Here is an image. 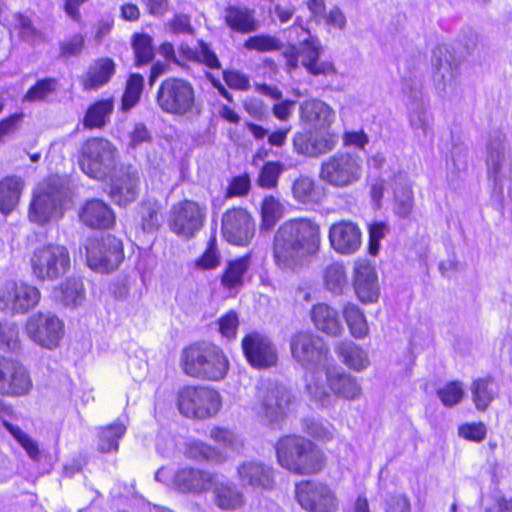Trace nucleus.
Wrapping results in <instances>:
<instances>
[{"mask_svg":"<svg viewBox=\"0 0 512 512\" xmlns=\"http://www.w3.org/2000/svg\"><path fill=\"white\" fill-rule=\"evenodd\" d=\"M290 350L293 359L307 372L305 389L309 397L322 407L331 406L333 397L323 378L331 359L327 344L321 337L302 331L291 337Z\"/></svg>","mask_w":512,"mask_h":512,"instance_id":"obj_1","label":"nucleus"},{"mask_svg":"<svg viewBox=\"0 0 512 512\" xmlns=\"http://www.w3.org/2000/svg\"><path fill=\"white\" fill-rule=\"evenodd\" d=\"M320 247V227L308 219L283 223L274 235L273 254L281 268L293 269Z\"/></svg>","mask_w":512,"mask_h":512,"instance_id":"obj_2","label":"nucleus"},{"mask_svg":"<svg viewBox=\"0 0 512 512\" xmlns=\"http://www.w3.org/2000/svg\"><path fill=\"white\" fill-rule=\"evenodd\" d=\"M275 449L278 463L292 473L312 475L325 466L324 453L312 441L302 436H284L279 439Z\"/></svg>","mask_w":512,"mask_h":512,"instance_id":"obj_3","label":"nucleus"},{"mask_svg":"<svg viewBox=\"0 0 512 512\" xmlns=\"http://www.w3.org/2000/svg\"><path fill=\"white\" fill-rule=\"evenodd\" d=\"M181 363L187 375L211 381L223 379L229 368L222 349L208 342L195 343L185 348Z\"/></svg>","mask_w":512,"mask_h":512,"instance_id":"obj_4","label":"nucleus"},{"mask_svg":"<svg viewBox=\"0 0 512 512\" xmlns=\"http://www.w3.org/2000/svg\"><path fill=\"white\" fill-rule=\"evenodd\" d=\"M155 101L162 112L174 116L192 118L201 112L193 85L183 78L169 77L163 80Z\"/></svg>","mask_w":512,"mask_h":512,"instance_id":"obj_5","label":"nucleus"},{"mask_svg":"<svg viewBox=\"0 0 512 512\" xmlns=\"http://www.w3.org/2000/svg\"><path fill=\"white\" fill-rule=\"evenodd\" d=\"M67 181L51 176L34 195L29 208V219L37 224H46L52 218L62 215V208L69 200Z\"/></svg>","mask_w":512,"mask_h":512,"instance_id":"obj_6","label":"nucleus"},{"mask_svg":"<svg viewBox=\"0 0 512 512\" xmlns=\"http://www.w3.org/2000/svg\"><path fill=\"white\" fill-rule=\"evenodd\" d=\"M118 151L107 139L90 138L80 150L79 165L89 177L105 180L114 172L117 165Z\"/></svg>","mask_w":512,"mask_h":512,"instance_id":"obj_7","label":"nucleus"},{"mask_svg":"<svg viewBox=\"0 0 512 512\" xmlns=\"http://www.w3.org/2000/svg\"><path fill=\"white\" fill-rule=\"evenodd\" d=\"M506 135L493 131L487 143V178L492 189V197L501 200L506 182L512 179V162L507 153Z\"/></svg>","mask_w":512,"mask_h":512,"instance_id":"obj_8","label":"nucleus"},{"mask_svg":"<svg viewBox=\"0 0 512 512\" xmlns=\"http://www.w3.org/2000/svg\"><path fill=\"white\" fill-rule=\"evenodd\" d=\"M30 262L33 275L41 281H53L62 277L71 265L68 249L51 243L37 247Z\"/></svg>","mask_w":512,"mask_h":512,"instance_id":"obj_9","label":"nucleus"},{"mask_svg":"<svg viewBox=\"0 0 512 512\" xmlns=\"http://www.w3.org/2000/svg\"><path fill=\"white\" fill-rule=\"evenodd\" d=\"M177 406L186 417L205 419L214 416L221 407L220 395L208 387L187 386L178 393Z\"/></svg>","mask_w":512,"mask_h":512,"instance_id":"obj_10","label":"nucleus"},{"mask_svg":"<svg viewBox=\"0 0 512 512\" xmlns=\"http://www.w3.org/2000/svg\"><path fill=\"white\" fill-rule=\"evenodd\" d=\"M362 161L351 153L338 152L323 161L319 177L334 187H346L357 182L361 176Z\"/></svg>","mask_w":512,"mask_h":512,"instance_id":"obj_11","label":"nucleus"},{"mask_svg":"<svg viewBox=\"0 0 512 512\" xmlns=\"http://www.w3.org/2000/svg\"><path fill=\"white\" fill-rule=\"evenodd\" d=\"M124 259L123 244L111 234L88 240L86 260L88 266L98 272L108 273L117 269Z\"/></svg>","mask_w":512,"mask_h":512,"instance_id":"obj_12","label":"nucleus"},{"mask_svg":"<svg viewBox=\"0 0 512 512\" xmlns=\"http://www.w3.org/2000/svg\"><path fill=\"white\" fill-rule=\"evenodd\" d=\"M461 59L446 44L438 45L432 55L433 82L442 98H450L456 89V77Z\"/></svg>","mask_w":512,"mask_h":512,"instance_id":"obj_13","label":"nucleus"},{"mask_svg":"<svg viewBox=\"0 0 512 512\" xmlns=\"http://www.w3.org/2000/svg\"><path fill=\"white\" fill-rule=\"evenodd\" d=\"M205 217V206L195 201L184 200L171 208L168 226L178 236L189 239L203 227Z\"/></svg>","mask_w":512,"mask_h":512,"instance_id":"obj_14","label":"nucleus"},{"mask_svg":"<svg viewBox=\"0 0 512 512\" xmlns=\"http://www.w3.org/2000/svg\"><path fill=\"white\" fill-rule=\"evenodd\" d=\"M298 503L309 512H335L338 504L334 492L321 482L302 481L295 487Z\"/></svg>","mask_w":512,"mask_h":512,"instance_id":"obj_15","label":"nucleus"},{"mask_svg":"<svg viewBox=\"0 0 512 512\" xmlns=\"http://www.w3.org/2000/svg\"><path fill=\"white\" fill-rule=\"evenodd\" d=\"M28 337L46 349H54L64 335V324L51 313H42L29 317L26 323Z\"/></svg>","mask_w":512,"mask_h":512,"instance_id":"obj_16","label":"nucleus"},{"mask_svg":"<svg viewBox=\"0 0 512 512\" xmlns=\"http://www.w3.org/2000/svg\"><path fill=\"white\" fill-rule=\"evenodd\" d=\"M262 413L270 425L280 424L292 401L290 391L282 384L267 383L259 388Z\"/></svg>","mask_w":512,"mask_h":512,"instance_id":"obj_17","label":"nucleus"},{"mask_svg":"<svg viewBox=\"0 0 512 512\" xmlns=\"http://www.w3.org/2000/svg\"><path fill=\"white\" fill-rule=\"evenodd\" d=\"M32 380L27 369L19 362L0 356V394L21 397L29 394Z\"/></svg>","mask_w":512,"mask_h":512,"instance_id":"obj_18","label":"nucleus"},{"mask_svg":"<svg viewBox=\"0 0 512 512\" xmlns=\"http://www.w3.org/2000/svg\"><path fill=\"white\" fill-rule=\"evenodd\" d=\"M422 85L419 80L405 79L403 82V91L410 99L408 104V117L410 127L422 136H426L433 117L428 111V103L423 97L421 91Z\"/></svg>","mask_w":512,"mask_h":512,"instance_id":"obj_19","label":"nucleus"},{"mask_svg":"<svg viewBox=\"0 0 512 512\" xmlns=\"http://www.w3.org/2000/svg\"><path fill=\"white\" fill-rule=\"evenodd\" d=\"M40 300L39 290L25 283L7 282L0 290V310L25 313Z\"/></svg>","mask_w":512,"mask_h":512,"instance_id":"obj_20","label":"nucleus"},{"mask_svg":"<svg viewBox=\"0 0 512 512\" xmlns=\"http://www.w3.org/2000/svg\"><path fill=\"white\" fill-rule=\"evenodd\" d=\"M338 141V134L330 129H313L297 132L293 137V146L299 154L319 157L332 151Z\"/></svg>","mask_w":512,"mask_h":512,"instance_id":"obj_21","label":"nucleus"},{"mask_svg":"<svg viewBox=\"0 0 512 512\" xmlns=\"http://www.w3.org/2000/svg\"><path fill=\"white\" fill-rule=\"evenodd\" d=\"M241 345L251 366L266 369L276 365L278 360L277 349L268 336L259 332H252L242 339Z\"/></svg>","mask_w":512,"mask_h":512,"instance_id":"obj_22","label":"nucleus"},{"mask_svg":"<svg viewBox=\"0 0 512 512\" xmlns=\"http://www.w3.org/2000/svg\"><path fill=\"white\" fill-rule=\"evenodd\" d=\"M222 234L229 243L247 245L255 234L254 221L245 209H230L222 217Z\"/></svg>","mask_w":512,"mask_h":512,"instance_id":"obj_23","label":"nucleus"},{"mask_svg":"<svg viewBox=\"0 0 512 512\" xmlns=\"http://www.w3.org/2000/svg\"><path fill=\"white\" fill-rule=\"evenodd\" d=\"M331 247L338 253L350 255L358 251L362 244L359 227L351 221L334 223L329 230Z\"/></svg>","mask_w":512,"mask_h":512,"instance_id":"obj_24","label":"nucleus"},{"mask_svg":"<svg viewBox=\"0 0 512 512\" xmlns=\"http://www.w3.org/2000/svg\"><path fill=\"white\" fill-rule=\"evenodd\" d=\"M353 288L361 302L373 303L377 301L380 295V287L375 268L365 261L356 263Z\"/></svg>","mask_w":512,"mask_h":512,"instance_id":"obj_25","label":"nucleus"},{"mask_svg":"<svg viewBox=\"0 0 512 512\" xmlns=\"http://www.w3.org/2000/svg\"><path fill=\"white\" fill-rule=\"evenodd\" d=\"M299 112L301 121L313 129H330L335 120V111L327 103L318 99L301 103Z\"/></svg>","mask_w":512,"mask_h":512,"instance_id":"obj_26","label":"nucleus"},{"mask_svg":"<svg viewBox=\"0 0 512 512\" xmlns=\"http://www.w3.org/2000/svg\"><path fill=\"white\" fill-rule=\"evenodd\" d=\"M238 475L243 486L269 490L274 485L273 468L262 462H243L238 467Z\"/></svg>","mask_w":512,"mask_h":512,"instance_id":"obj_27","label":"nucleus"},{"mask_svg":"<svg viewBox=\"0 0 512 512\" xmlns=\"http://www.w3.org/2000/svg\"><path fill=\"white\" fill-rule=\"evenodd\" d=\"M139 183L137 169L132 166L126 167L111 187L112 199L120 206L135 201L139 193Z\"/></svg>","mask_w":512,"mask_h":512,"instance_id":"obj_28","label":"nucleus"},{"mask_svg":"<svg viewBox=\"0 0 512 512\" xmlns=\"http://www.w3.org/2000/svg\"><path fill=\"white\" fill-rule=\"evenodd\" d=\"M323 378L325 383H328L329 388L338 397L354 400L361 394V386L356 378L344 371L330 370L327 367L323 373Z\"/></svg>","mask_w":512,"mask_h":512,"instance_id":"obj_29","label":"nucleus"},{"mask_svg":"<svg viewBox=\"0 0 512 512\" xmlns=\"http://www.w3.org/2000/svg\"><path fill=\"white\" fill-rule=\"evenodd\" d=\"M82 222L95 229H107L115 223V215L111 208L99 199L85 203L80 213Z\"/></svg>","mask_w":512,"mask_h":512,"instance_id":"obj_30","label":"nucleus"},{"mask_svg":"<svg viewBox=\"0 0 512 512\" xmlns=\"http://www.w3.org/2000/svg\"><path fill=\"white\" fill-rule=\"evenodd\" d=\"M215 475L195 468L180 469L174 477V483L181 492L200 493L210 489Z\"/></svg>","mask_w":512,"mask_h":512,"instance_id":"obj_31","label":"nucleus"},{"mask_svg":"<svg viewBox=\"0 0 512 512\" xmlns=\"http://www.w3.org/2000/svg\"><path fill=\"white\" fill-rule=\"evenodd\" d=\"M224 18L226 25L235 32L251 33L259 27L255 10L246 6H227L224 10Z\"/></svg>","mask_w":512,"mask_h":512,"instance_id":"obj_32","label":"nucleus"},{"mask_svg":"<svg viewBox=\"0 0 512 512\" xmlns=\"http://www.w3.org/2000/svg\"><path fill=\"white\" fill-rule=\"evenodd\" d=\"M210 488L213 493V501L218 508L222 510H236L243 506V494L235 484L220 481L214 476Z\"/></svg>","mask_w":512,"mask_h":512,"instance_id":"obj_33","label":"nucleus"},{"mask_svg":"<svg viewBox=\"0 0 512 512\" xmlns=\"http://www.w3.org/2000/svg\"><path fill=\"white\" fill-rule=\"evenodd\" d=\"M320 55L321 47L319 45L312 40L303 41L299 56L301 64L307 71L314 76L335 74L334 65L331 62L319 61Z\"/></svg>","mask_w":512,"mask_h":512,"instance_id":"obj_34","label":"nucleus"},{"mask_svg":"<svg viewBox=\"0 0 512 512\" xmlns=\"http://www.w3.org/2000/svg\"><path fill=\"white\" fill-rule=\"evenodd\" d=\"M311 319L319 331L330 336L339 335L343 329L338 312L325 303L312 307Z\"/></svg>","mask_w":512,"mask_h":512,"instance_id":"obj_35","label":"nucleus"},{"mask_svg":"<svg viewBox=\"0 0 512 512\" xmlns=\"http://www.w3.org/2000/svg\"><path fill=\"white\" fill-rule=\"evenodd\" d=\"M341 361L355 371H362L369 365V358L361 347L352 341H341L335 347Z\"/></svg>","mask_w":512,"mask_h":512,"instance_id":"obj_36","label":"nucleus"},{"mask_svg":"<svg viewBox=\"0 0 512 512\" xmlns=\"http://www.w3.org/2000/svg\"><path fill=\"white\" fill-rule=\"evenodd\" d=\"M114 110V103L111 99H102L91 104L84 116L83 125L85 128H104L109 122Z\"/></svg>","mask_w":512,"mask_h":512,"instance_id":"obj_37","label":"nucleus"},{"mask_svg":"<svg viewBox=\"0 0 512 512\" xmlns=\"http://www.w3.org/2000/svg\"><path fill=\"white\" fill-rule=\"evenodd\" d=\"M53 294L58 302L67 307L81 305L85 299L83 282L77 278H68L54 290Z\"/></svg>","mask_w":512,"mask_h":512,"instance_id":"obj_38","label":"nucleus"},{"mask_svg":"<svg viewBox=\"0 0 512 512\" xmlns=\"http://www.w3.org/2000/svg\"><path fill=\"white\" fill-rule=\"evenodd\" d=\"M141 228L145 233L157 231L163 221L161 204L156 199L143 200L138 208Z\"/></svg>","mask_w":512,"mask_h":512,"instance_id":"obj_39","label":"nucleus"},{"mask_svg":"<svg viewBox=\"0 0 512 512\" xmlns=\"http://www.w3.org/2000/svg\"><path fill=\"white\" fill-rule=\"evenodd\" d=\"M414 207V196L411 186L399 177L395 180L394 186V213L402 218L406 219L410 216Z\"/></svg>","mask_w":512,"mask_h":512,"instance_id":"obj_40","label":"nucleus"},{"mask_svg":"<svg viewBox=\"0 0 512 512\" xmlns=\"http://www.w3.org/2000/svg\"><path fill=\"white\" fill-rule=\"evenodd\" d=\"M22 190V182L16 176H8L0 182V211L10 213L17 205Z\"/></svg>","mask_w":512,"mask_h":512,"instance_id":"obj_41","label":"nucleus"},{"mask_svg":"<svg viewBox=\"0 0 512 512\" xmlns=\"http://www.w3.org/2000/svg\"><path fill=\"white\" fill-rule=\"evenodd\" d=\"M115 73V64L110 58H102L90 66L84 82L87 89H97L110 80Z\"/></svg>","mask_w":512,"mask_h":512,"instance_id":"obj_42","label":"nucleus"},{"mask_svg":"<svg viewBox=\"0 0 512 512\" xmlns=\"http://www.w3.org/2000/svg\"><path fill=\"white\" fill-rule=\"evenodd\" d=\"M250 260V254H246L229 261L221 276V284L228 289L241 286L243 284V276L249 269Z\"/></svg>","mask_w":512,"mask_h":512,"instance_id":"obj_43","label":"nucleus"},{"mask_svg":"<svg viewBox=\"0 0 512 512\" xmlns=\"http://www.w3.org/2000/svg\"><path fill=\"white\" fill-rule=\"evenodd\" d=\"M292 195L294 199L302 204L318 203L322 198V192L316 186L313 179L307 176H300L292 184Z\"/></svg>","mask_w":512,"mask_h":512,"instance_id":"obj_44","label":"nucleus"},{"mask_svg":"<svg viewBox=\"0 0 512 512\" xmlns=\"http://www.w3.org/2000/svg\"><path fill=\"white\" fill-rule=\"evenodd\" d=\"M131 46L135 55L136 66L150 63L155 56L153 38L146 33H135L132 36Z\"/></svg>","mask_w":512,"mask_h":512,"instance_id":"obj_45","label":"nucleus"},{"mask_svg":"<svg viewBox=\"0 0 512 512\" xmlns=\"http://www.w3.org/2000/svg\"><path fill=\"white\" fill-rule=\"evenodd\" d=\"M493 383L490 378H480L471 386L472 400L480 411H485L495 397Z\"/></svg>","mask_w":512,"mask_h":512,"instance_id":"obj_46","label":"nucleus"},{"mask_svg":"<svg viewBox=\"0 0 512 512\" xmlns=\"http://www.w3.org/2000/svg\"><path fill=\"white\" fill-rule=\"evenodd\" d=\"M343 316L350 329L351 334L355 338H363L368 333V326L365 316L359 307L355 304L348 303L344 306Z\"/></svg>","mask_w":512,"mask_h":512,"instance_id":"obj_47","label":"nucleus"},{"mask_svg":"<svg viewBox=\"0 0 512 512\" xmlns=\"http://www.w3.org/2000/svg\"><path fill=\"white\" fill-rule=\"evenodd\" d=\"M325 287L334 295H340L348 285L345 268L342 264L333 263L327 266L324 273Z\"/></svg>","mask_w":512,"mask_h":512,"instance_id":"obj_48","label":"nucleus"},{"mask_svg":"<svg viewBox=\"0 0 512 512\" xmlns=\"http://www.w3.org/2000/svg\"><path fill=\"white\" fill-rule=\"evenodd\" d=\"M126 427L120 423H114L104 427L99 432L98 449L103 452L118 450V441L125 434Z\"/></svg>","mask_w":512,"mask_h":512,"instance_id":"obj_49","label":"nucleus"},{"mask_svg":"<svg viewBox=\"0 0 512 512\" xmlns=\"http://www.w3.org/2000/svg\"><path fill=\"white\" fill-rule=\"evenodd\" d=\"M469 159V149L467 144L460 136H455L451 133V149L450 160L453 167L457 171H464L467 169Z\"/></svg>","mask_w":512,"mask_h":512,"instance_id":"obj_50","label":"nucleus"},{"mask_svg":"<svg viewBox=\"0 0 512 512\" xmlns=\"http://www.w3.org/2000/svg\"><path fill=\"white\" fill-rule=\"evenodd\" d=\"M285 165L279 161H268L260 170L258 184L263 188H275L280 175L284 172Z\"/></svg>","mask_w":512,"mask_h":512,"instance_id":"obj_51","label":"nucleus"},{"mask_svg":"<svg viewBox=\"0 0 512 512\" xmlns=\"http://www.w3.org/2000/svg\"><path fill=\"white\" fill-rule=\"evenodd\" d=\"M189 455L197 460H205L213 463H222L226 456L220 450L203 442H194L189 446Z\"/></svg>","mask_w":512,"mask_h":512,"instance_id":"obj_52","label":"nucleus"},{"mask_svg":"<svg viewBox=\"0 0 512 512\" xmlns=\"http://www.w3.org/2000/svg\"><path fill=\"white\" fill-rule=\"evenodd\" d=\"M57 80L55 78H45L38 80L26 92L24 99L29 102L43 101L50 94L56 91Z\"/></svg>","mask_w":512,"mask_h":512,"instance_id":"obj_53","label":"nucleus"},{"mask_svg":"<svg viewBox=\"0 0 512 512\" xmlns=\"http://www.w3.org/2000/svg\"><path fill=\"white\" fill-rule=\"evenodd\" d=\"M143 83L144 78L140 74H132L129 77L122 98V106L124 109L132 108L139 101Z\"/></svg>","mask_w":512,"mask_h":512,"instance_id":"obj_54","label":"nucleus"},{"mask_svg":"<svg viewBox=\"0 0 512 512\" xmlns=\"http://www.w3.org/2000/svg\"><path fill=\"white\" fill-rule=\"evenodd\" d=\"M262 226L271 229L281 216V205L273 196H266L261 205Z\"/></svg>","mask_w":512,"mask_h":512,"instance_id":"obj_55","label":"nucleus"},{"mask_svg":"<svg viewBox=\"0 0 512 512\" xmlns=\"http://www.w3.org/2000/svg\"><path fill=\"white\" fill-rule=\"evenodd\" d=\"M182 51L187 55L188 58L192 55L195 56L197 61L203 63L210 69L221 68V63L217 55L215 54L214 51L210 49L209 45L204 41L199 42V48L195 52H193L188 47L182 48Z\"/></svg>","mask_w":512,"mask_h":512,"instance_id":"obj_56","label":"nucleus"},{"mask_svg":"<svg viewBox=\"0 0 512 512\" xmlns=\"http://www.w3.org/2000/svg\"><path fill=\"white\" fill-rule=\"evenodd\" d=\"M220 265V253L217 248L216 237L212 236L203 254L195 261V266L202 270H212Z\"/></svg>","mask_w":512,"mask_h":512,"instance_id":"obj_57","label":"nucleus"},{"mask_svg":"<svg viewBox=\"0 0 512 512\" xmlns=\"http://www.w3.org/2000/svg\"><path fill=\"white\" fill-rule=\"evenodd\" d=\"M0 344L9 351H16L20 348L19 328L14 322H0Z\"/></svg>","mask_w":512,"mask_h":512,"instance_id":"obj_58","label":"nucleus"},{"mask_svg":"<svg viewBox=\"0 0 512 512\" xmlns=\"http://www.w3.org/2000/svg\"><path fill=\"white\" fill-rule=\"evenodd\" d=\"M303 430L311 437L319 440H330L332 438L331 424L323 423L314 419H305L302 423Z\"/></svg>","mask_w":512,"mask_h":512,"instance_id":"obj_59","label":"nucleus"},{"mask_svg":"<svg viewBox=\"0 0 512 512\" xmlns=\"http://www.w3.org/2000/svg\"><path fill=\"white\" fill-rule=\"evenodd\" d=\"M244 47L248 50H257L260 52L274 51L279 49L278 41L270 35H256L249 37Z\"/></svg>","mask_w":512,"mask_h":512,"instance_id":"obj_60","label":"nucleus"},{"mask_svg":"<svg viewBox=\"0 0 512 512\" xmlns=\"http://www.w3.org/2000/svg\"><path fill=\"white\" fill-rule=\"evenodd\" d=\"M463 389L458 382H450L443 388L438 389L437 395L445 406H454L463 397Z\"/></svg>","mask_w":512,"mask_h":512,"instance_id":"obj_61","label":"nucleus"},{"mask_svg":"<svg viewBox=\"0 0 512 512\" xmlns=\"http://www.w3.org/2000/svg\"><path fill=\"white\" fill-rule=\"evenodd\" d=\"M487 428L484 423H465L458 427V435L466 440L481 442L485 439Z\"/></svg>","mask_w":512,"mask_h":512,"instance_id":"obj_62","label":"nucleus"},{"mask_svg":"<svg viewBox=\"0 0 512 512\" xmlns=\"http://www.w3.org/2000/svg\"><path fill=\"white\" fill-rule=\"evenodd\" d=\"M84 37L81 34L73 35L69 40L60 42V58L76 57L84 48Z\"/></svg>","mask_w":512,"mask_h":512,"instance_id":"obj_63","label":"nucleus"},{"mask_svg":"<svg viewBox=\"0 0 512 512\" xmlns=\"http://www.w3.org/2000/svg\"><path fill=\"white\" fill-rule=\"evenodd\" d=\"M223 78L232 89L246 91L250 88L249 77L239 71L225 70L223 71Z\"/></svg>","mask_w":512,"mask_h":512,"instance_id":"obj_64","label":"nucleus"}]
</instances>
